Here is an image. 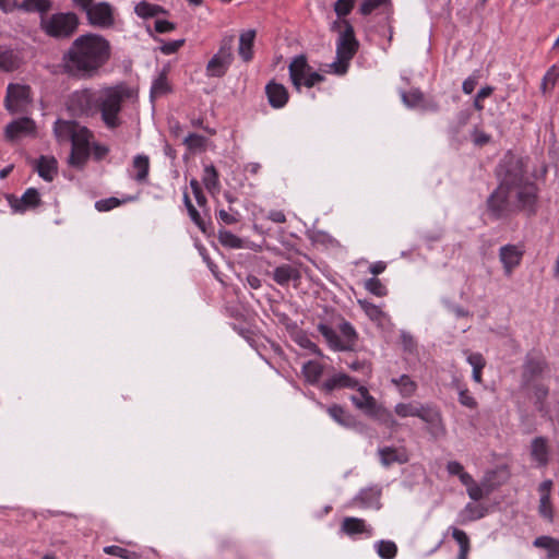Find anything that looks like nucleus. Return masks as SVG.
I'll use <instances>...</instances> for the list:
<instances>
[{"instance_id":"1","label":"nucleus","mask_w":559,"mask_h":559,"mask_svg":"<svg viewBox=\"0 0 559 559\" xmlns=\"http://www.w3.org/2000/svg\"><path fill=\"white\" fill-rule=\"evenodd\" d=\"M111 50V44L104 35L92 32L82 34L63 52L60 69L71 79H94L109 62Z\"/></svg>"},{"instance_id":"2","label":"nucleus","mask_w":559,"mask_h":559,"mask_svg":"<svg viewBox=\"0 0 559 559\" xmlns=\"http://www.w3.org/2000/svg\"><path fill=\"white\" fill-rule=\"evenodd\" d=\"M53 134L58 143H71L69 165L83 168L91 154L93 132L76 121L58 119L53 124Z\"/></svg>"},{"instance_id":"3","label":"nucleus","mask_w":559,"mask_h":559,"mask_svg":"<svg viewBox=\"0 0 559 559\" xmlns=\"http://www.w3.org/2000/svg\"><path fill=\"white\" fill-rule=\"evenodd\" d=\"M126 96V90L119 85L104 87L97 92V111L100 112L102 120L108 129H116L121 124L119 114Z\"/></svg>"},{"instance_id":"4","label":"nucleus","mask_w":559,"mask_h":559,"mask_svg":"<svg viewBox=\"0 0 559 559\" xmlns=\"http://www.w3.org/2000/svg\"><path fill=\"white\" fill-rule=\"evenodd\" d=\"M394 413L401 418L417 417L428 424L436 436L445 433L442 415L437 407L419 402H400L394 406Z\"/></svg>"},{"instance_id":"5","label":"nucleus","mask_w":559,"mask_h":559,"mask_svg":"<svg viewBox=\"0 0 559 559\" xmlns=\"http://www.w3.org/2000/svg\"><path fill=\"white\" fill-rule=\"evenodd\" d=\"M80 19L74 12H58L43 15L39 21L40 29L49 37L66 39L71 37L79 28Z\"/></svg>"},{"instance_id":"6","label":"nucleus","mask_w":559,"mask_h":559,"mask_svg":"<svg viewBox=\"0 0 559 559\" xmlns=\"http://www.w3.org/2000/svg\"><path fill=\"white\" fill-rule=\"evenodd\" d=\"M345 29L340 34L336 43L335 61L329 63V72L343 75L347 72L348 66L358 49V41L355 38L353 26L344 21Z\"/></svg>"},{"instance_id":"7","label":"nucleus","mask_w":559,"mask_h":559,"mask_svg":"<svg viewBox=\"0 0 559 559\" xmlns=\"http://www.w3.org/2000/svg\"><path fill=\"white\" fill-rule=\"evenodd\" d=\"M235 36L225 34L219 40V47L209 60L205 71L209 78L224 76L234 61Z\"/></svg>"},{"instance_id":"8","label":"nucleus","mask_w":559,"mask_h":559,"mask_svg":"<svg viewBox=\"0 0 559 559\" xmlns=\"http://www.w3.org/2000/svg\"><path fill=\"white\" fill-rule=\"evenodd\" d=\"M288 71L290 82L298 92L301 86L310 88L324 80L322 74L312 70L304 55L295 56L292 59Z\"/></svg>"},{"instance_id":"9","label":"nucleus","mask_w":559,"mask_h":559,"mask_svg":"<svg viewBox=\"0 0 559 559\" xmlns=\"http://www.w3.org/2000/svg\"><path fill=\"white\" fill-rule=\"evenodd\" d=\"M318 331L334 350H350L357 340V333L349 322H343L338 332L326 324L320 323Z\"/></svg>"},{"instance_id":"10","label":"nucleus","mask_w":559,"mask_h":559,"mask_svg":"<svg viewBox=\"0 0 559 559\" xmlns=\"http://www.w3.org/2000/svg\"><path fill=\"white\" fill-rule=\"evenodd\" d=\"M511 192L515 194V212H526L534 215L537 210L538 188L534 182L519 181L512 182Z\"/></svg>"},{"instance_id":"11","label":"nucleus","mask_w":559,"mask_h":559,"mask_svg":"<svg viewBox=\"0 0 559 559\" xmlns=\"http://www.w3.org/2000/svg\"><path fill=\"white\" fill-rule=\"evenodd\" d=\"M511 186L503 181L489 195L487 200L488 211L495 218H503L515 213L514 203L510 201Z\"/></svg>"},{"instance_id":"12","label":"nucleus","mask_w":559,"mask_h":559,"mask_svg":"<svg viewBox=\"0 0 559 559\" xmlns=\"http://www.w3.org/2000/svg\"><path fill=\"white\" fill-rule=\"evenodd\" d=\"M97 93L91 88L73 92L68 99V109L73 115L94 116L97 112Z\"/></svg>"},{"instance_id":"13","label":"nucleus","mask_w":559,"mask_h":559,"mask_svg":"<svg viewBox=\"0 0 559 559\" xmlns=\"http://www.w3.org/2000/svg\"><path fill=\"white\" fill-rule=\"evenodd\" d=\"M32 103L31 88L23 84H9L4 106L11 114L23 112Z\"/></svg>"},{"instance_id":"14","label":"nucleus","mask_w":559,"mask_h":559,"mask_svg":"<svg viewBox=\"0 0 559 559\" xmlns=\"http://www.w3.org/2000/svg\"><path fill=\"white\" fill-rule=\"evenodd\" d=\"M87 23L98 28H110L115 25V9L107 1L94 2L85 13Z\"/></svg>"},{"instance_id":"15","label":"nucleus","mask_w":559,"mask_h":559,"mask_svg":"<svg viewBox=\"0 0 559 559\" xmlns=\"http://www.w3.org/2000/svg\"><path fill=\"white\" fill-rule=\"evenodd\" d=\"M36 134V123L33 119L23 117L11 121L4 129V136L8 141L14 142L24 136Z\"/></svg>"},{"instance_id":"16","label":"nucleus","mask_w":559,"mask_h":559,"mask_svg":"<svg viewBox=\"0 0 559 559\" xmlns=\"http://www.w3.org/2000/svg\"><path fill=\"white\" fill-rule=\"evenodd\" d=\"M355 389L357 390V394L350 396L352 403L357 409L372 418L381 405L378 404L377 400L369 393L365 385L358 384Z\"/></svg>"},{"instance_id":"17","label":"nucleus","mask_w":559,"mask_h":559,"mask_svg":"<svg viewBox=\"0 0 559 559\" xmlns=\"http://www.w3.org/2000/svg\"><path fill=\"white\" fill-rule=\"evenodd\" d=\"M41 204V198L37 189L28 188L20 198L10 200V206L15 213L33 211Z\"/></svg>"},{"instance_id":"18","label":"nucleus","mask_w":559,"mask_h":559,"mask_svg":"<svg viewBox=\"0 0 559 559\" xmlns=\"http://www.w3.org/2000/svg\"><path fill=\"white\" fill-rule=\"evenodd\" d=\"M522 258L523 251L515 245H506L499 250V259L507 276H510L513 270L520 265Z\"/></svg>"},{"instance_id":"19","label":"nucleus","mask_w":559,"mask_h":559,"mask_svg":"<svg viewBox=\"0 0 559 559\" xmlns=\"http://www.w3.org/2000/svg\"><path fill=\"white\" fill-rule=\"evenodd\" d=\"M552 480L546 479L538 486L539 493V504H538V513L539 515L547 520L548 522H552L554 520V507L550 501V493L552 489Z\"/></svg>"},{"instance_id":"20","label":"nucleus","mask_w":559,"mask_h":559,"mask_svg":"<svg viewBox=\"0 0 559 559\" xmlns=\"http://www.w3.org/2000/svg\"><path fill=\"white\" fill-rule=\"evenodd\" d=\"M272 277L276 284L282 287H286L292 282L296 286L301 278V274L296 266L290 264H281L274 269Z\"/></svg>"},{"instance_id":"21","label":"nucleus","mask_w":559,"mask_h":559,"mask_svg":"<svg viewBox=\"0 0 559 559\" xmlns=\"http://www.w3.org/2000/svg\"><path fill=\"white\" fill-rule=\"evenodd\" d=\"M265 94L267 96L269 104L275 109L283 108L289 98L287 88L283 84L274 81L266 84Z\"/></svg>"},{"instance_id":"22","label":"nucleus","mask_w":559,"mask_h":559,"mask_svg":"<svg viewBox=\"0 0 559 559\" xmlns=\"http://www.w3.org/2000/svg\"><path fill=\"white\" fill-rule=\"evenodd\" d=\"M381 488L377 486L368 487L361 489L358 495L354 498V502L358 503L361 508L365 509H376L379 510L381 508Z\"/></svg>"},{"instance_id":"23","label":"nucleus","mask_w":559,"mask_h":559,"mask_svg":"<svg viewBox=\"0 0 559 559\" xmlns=\"http://www.w3.org/2000/svg\"><path fill=\"white\" fill-rule=\"evenodd\" d=\"M255 36L257 32L252 28L246 29L239 35L238 55L240 59L246 63L253 59Z\"/></svg>"},{"instance_id":"24","label":"nucleus","mask_w":559,"mask_h":559,"mask_svg":"<svg viewBox=\"0 0 559 559\" xmlns=\"http://www.w3.org/2000/svg\"><path fill=\"white\" fill-rule=\"evenodd\" d=\"M378 454L384 467L394 463L404 464L408 462V454L404 448L384 447L378 450Z\"/></svg>"},{"instance_id":"25","label":"nucleus","mask_w":559,"mask_h":559,"mask_svg":"<svg viewBox=\"0 0 559 559\" xmlns=\"http://www.w3.org/2000/svg\"><path fill=\"white\" fill-rule=\"evenodd\" d=\"M531 457L540 467L549 462L548 441L544 437H536L531 442Z\"/></svg>"},{"instance_id":"26","label":"nucleus","mask_w":559,"mask_h":559,"mask_svg":"<svg viewBox=\"0 0 559 559\" xmlns=\"http://www.w3.org/2000/svg\"><path fill=\"white\" fill-rule=\"evenodd\" d=\"M357 385H358V381L355 378L349 377L346 373L340 372V373H335V374L331 376L330 378H328L322 383V389L325 392L330 393L337 389H344V388L355 389Z\"/></svg>"},{"instance_id":"27","label":"nucleus","mask_w":559,"mask_h":559,"mask_svg":"<svg viewBox=\"0 0 559 559\" xmlns=\"http://www.w3.org/2000/svg\"><path fill=\"white\" fill-rule=\"evenodd\" d=\"M391 383L396 388L399 394L403 399H411L415 396L418 390L417 382L408 374H401L400 377L392 378Z\"/></svg>"},{"instance_id":"28","label":"nucleus","mask_w":559,"mask_h":559,"mask_svg":"<svg viewBox=\"0 0 559 559\" xmlns=\"http://www.w3.org/2000/svg\"><path fill=\"white\" fill-rule=\"evenodd\" d=\"M342 530L349 536L362 533L368 537L372 536V528L366 524L365 520L358 518H345L342 523Z\"/></svg>"},{"instance_id":"29","label":"nucleus","mask_w":559,"mask_h":559,"mask_svg":"<svg viewBox=\"0 0 559 559\" xmlns=\"http://www.w3.org/2000/svg\"><path fill=\"white\" fill-rule=\"evenodd\" d=\"M52 8L51 0H23L17 3L19 11H23L26 13H39L40 17L43 15H47L48 11Z\"/></svg>"},{"instance_id":"30","label":"nucleus","mask_w":559,"mask_h":559,"mask_svg":"<svg viewBox=\"0 0 559 559\" xmlns=\"http://www.w3.org/2000/svg\"><path fill=\"white\" fill-rule=\"evenodd\" d=\"M132 178L140 182L144 183L147 181L148 173H150V158L146 155H136L132 162Z\"/></svg>"},{"instance_id":"31","label":"nucleus","mask_w":559,"mask_h":559,"mask_svg":"<svg viewBox=\"0 0 559 559\" xmlns=\"http://www.w3.org/2000/svg\"><path fill=\"white\" fill-rule=\"evenodd\" d=\"M37 173L46 181H52L57 175V160L53 157L41 156L37 162Z\"/></svg>"},{"instance_id":"32","label":"nucleus","mask_w":559,"mask_h":559,"mask_svg":"<svg viewBox=\"0 0 559 559\" xmlns=\"http://www.w3.org/2000/svg\"><path fill=\"white\" fill-rule=\"evenodd\" d=\"M326 412L333 418V420H335L341 426L353 427L355 425L354 416L344 409L341 405H331L326 408Z\"/></svg>"},{"instance_id":"33","label":"nucleus","mask_w":559,"mask_h":559,"mask_svg":"<svg viewBox=\"0 0 559 559\" xmlns=\"http://www.w3.org/2000/svg\"><path fill=\"white\" fill-rule=\"evenodd\" d=\"M533 545L538 548L547 550L548 559H556L559 557V539L550 536H539L535 538Z\"/></svg>"},{"instance_id":"34","label":"nucleus","mask_w":559,"mask_h":559,"mask_svg":"<svg viewBox=\"0 0 559 559\" xmlns=\"http://www.w3.org/2000/svg\"><path fill=\"white\" fill-rule=\"evenodd\" d=\"M358 305L371 321L381 323L384 319L388 318L380 306H377L366 299H358Z\"/></svg>"},{"instance_id":"35","label":"nucleus","mask_w":559,"mask_h":559,"mask_svg":"<svg viewBox=\"0 0 559 559\" xmlns=\"http://www.w3.org/2000/svg\"><path fill=\"white\" fill-rule=\"evenodd\" d=\"M323 373V366L316 360H310L302 366V374L306 381L310 384H314L319 381Z\"/></svg>"},{"instance_id":"36","label":"nucleus","mask_w":559,"mask_h":559,"mask_svg":"<svg viewBox=\"0 0 559 559\" xmlns=\"http://www.w3.org/2000/svg\"><path fill=\"white\" fill-rule=\"evenodd\" d=\"M485 515V509L480 506L467 503L459 514V522L465 524L471 521L481 519Z\"/></svg>"},{"instance_id":"37","label":"nucleus","mask_w":559,"mask_h":559,"mask_svg":"<svg viewBox=\"0 0 559 559\" xmlns=\"http://www.w3.org/2000/svg\"><path fill=\"white\" fill-rule=\"evenodd\" d=\"M202 181H203L205 188L211 193L218 192V190H219L218 174L213 165L205 166Z\"/></svg>"},{"instance_id":"38","label":"nucleus","mask_w":559,"mask_h":559,"mask_svg":"<svg viewBox=\"0 0 559 559\" xmlns=\"http://www.w3.org/2000/svg\"><path fill=\"white\" fill-rule=\"evenodd\" d=\"M134 12L136 13L138 16H140L142 19H148V17L157 16L159 13L164 12V10L162 7H159L157 4L142 1L135 5Z\"/></svg>"},{"instance_id":"39","label":"nucleus","mask_w":559,"mask_h":559,"mask_svg":"<svg viewBox=\"0 0 559 559\" xmlns=\"http://www.w3.org/2000/svg\"><path fill=\"white\" fill-rule=\"evenodd\" d=\"M169 92H170V85L168 83L166 73L163 71L154 80V82L151 86V96L159 97V96L166 95Z\"/></svg>"},{"instance_id":"40","label":"nucleus","mask_w":559,"mask_h":559,"mask_svg":"<svg viewBox=\"0 0 559 559\" xmlns=\"http://www.w3.org/2000/svg\"><path fill=\"white\" fill-rule=\"evenodd\" d=\"M218 240L222 246L230 249L243 248V240L229 230H219Z\"/></svg>"},{"instance_id":"41","label":"nucleus","mask_w":559,"mask_h":559,"mask_svg":"<svg viewBox=\"0 0 559 559\" xmlns=\"http://www.w3.org/2000/svg\"><path fill=\"white\" fill-rule=\"evenodd\" d=\"M374 548L382 559H393L397 554V547L392 540H379L374 544Z\"/></svg>"},{"instance_id":"42","label":"nucleus","mask_w":559,"mask_h":559,"mask_svg":"<svg viewBox=\"0 0 559 559\" xmlns=\"http://www.w3.org/2000/svg\"><path fill=\"white\" fill-rule=\"evenodd\" d=\"M134 200H135L134 197H128V198H126L123 200H120V199L115 198V197H110V198H107V199H102V200L96 201L95 209L98 212H107V211H110V210H114V209L118 207L122 203L134 201Z\"/></svg>"},{"instance_id":"43","label":"nucleus","mask_w":559,"mask_h":559,"mask_svg":"<svg viewBox=\"0 0 559 559\" xmlns=\"http://www.w3.org/2000/svg\"><path fill=\"white\" fill-rule=\"evenodd\" d=\"M104 552L110 556H115L121 559H139L140 555L135 551L129 550L127 548L117 546V545H110L104 547Z\"/></svg>"},{"instance_id":"44","label":"nucleus","mask_w":559,"mask_h":559,"mask_svg":"<svg viewBox=\"0 0 559 559\" xmlns=\"http://www.w3.org/2000/svg\"><path fill=\"white\" fill-rule=\"evenodd\" d=\"M559 78V64L551 66L547 72L545 73L543 81H542V90L543 92H547L548 90H551L557 80Z\"/></svg>"},{"instance_id":"45","label":"nucleus","mask_w":559,"mask_h":559,"mask_svg":"<svg viewBox=\"0 0 559 559\" xmlns=\"http://www.w3.org/2000/svg\"><path fill=\"white\" fill-rule=\"evenodd\" d=\"M365 288L370 294L377 297H384L388 295L385 285L377 277H371L365 282Z\"/></svg>"},{"instance_id":"46","label":"nucleus","mask_w":559,"mask_h":559,"mask_svg":"<svg viewBox=\"0 0 559 559\" xmlns=\"http://www.w3.org/2000/svg\"><path fill=\"white\" fill-rule=\"evenodd\" d=\"M372 418L385 425L390 429H393L399 425L392 413L382 405Z\"/></svg>"},{"instance_id":"47","label":"nucleus","mask_w":559,"mask_h":559,"mask_svg":"<svg viewBox=\"0 0 559 559\" xmlns=\"http://www.w3.org/2000/svg\"><path fill=\"white\" fill-rule=\"evenodd\" d=\"M447 471L450 475L457 476L462 484H467L471 481V475L464 471L463 465L457 461L448 462Z\"/></svg>"},{"instance_id":"48","label":"nucleus","mask_w":559,"mask_h":559,"mask_svg":"<svg viewBox=\"0 0 559 559\" xmlns=\"http://www.w3.org/2000/svg\"><path fill=\"white\" fill-rule=\"evenodd\" d=\"M402 100L409 108H420L424 102V95L418 90H412L408 93L402 94Z\"/></svg>"},{"instance_id":"49","label":"nucleus","mask_w":559,"mask_h":559,"mask_svg":"<svg viewBox=\"0 0 559 559\" xmlns=\"http://www.w3.org/2000/svg\"><path fill=\"white\" fill-rule=\"evenodd\" d=\"M16 57L13 51L0 50V68L5 71H11L16 67Z\"/></svg>"},{"instance_id":"50","label":"nucleus","mask_w":559,"mask_h":559,"mask_svg":"<svg viewBox=\"0 0 559 559\" xmlns=\"http://www.w3.org/2000/svg\"><path fill=\"white\" fill-rule=\"evenodd\" d=\"M463 485L466 487L468 497L474 501H478V500L483 499L486 495V491L484 490V488L480 485L476 484L472 476H471V481H468L467 484H463Z\"/></svg>"},{"instance_id":"51","label":"nucleus","mask_w":559,"mask_h":559,"mask_svg":"<svg viewBox=\"0 0 559 559\" xmlns=\"http://www.w3.org/2000/svg\"><path fill=\"white\" fill-rule=\"evenodd\" d=\"M355 4V0H336L334 11L338 17H344L350 13Z\"/></svg>"},{"instance_id":"52","label":"nucleus","mask_w":559,"mask_h":559,"mask_svg":"<svg viewBox=\"0 0 559 559\" xmlns=\"http://www.w3.org/2000/svg\"><path fill=\"white\" fill-rule=\"evenodd\" d=\"M389 0H364L360 4L359 12L362 15L371 14L376 9L386 4Z\"/></svg>"},{"instance_id":"53","label":"nucleus","mask_w":559,"mask_h":559,"mask_svg":"<svg viewBox=\"0 0 559 559\" xmlns=\"http://www.w3.org/2000/svg\"><path fill=\"white\" fill-rule=\"evenodd\" d=\"M185 144L191 150H201L205 145V138L197 133H189L185 138Z\"/></svg>"},{"instance_id":"54","label":"nucleus","mask_w":559,"mask_h":559,"mask_svg":"<svg viewBox=\"0 0 559 559\" xmlns=\"http://www.w3.org/2000/svg\"><path fill=\"white\" fill-rule=\"evenodd\" d=\"M452 537L459 544L460 550L471 549L469 538L464 531L452 527Z\"/></svg>"},{"instance_id":"55","label":"nucleus","mask_w":559,"mask_h":559,"mask_svg":"<svg viewBox=\"0 0 559 559\" xmlns=\"http://www.w3.org/2000/svg\"><path fill=\"white\" fill-rule=\"evenodd\" d=\"M459 402L469 409H475L477 407L476 400L471 394V392L465 388L461 389L459 392Z\"/></svg>"},{"instance_id":"56","label":"nucleus","mask_w":559,"mask_h":559,"mask_svg":"<svg viewBox=\"0 0 559 559\" xmlns=\"http://www.w3.org/2000/svg\"><path fill=\"white\" fill-rule=\"evenodd\" d=\"M185 44V39H176L166 41L160 46V51L164 55H173L176 51H178L179 48H181Z\"/></svg>"},{"instance_id":"57","label":"nucleus","mask_w":559,"mask_h":559,"mask_svg":"<svg viewBox=\"0 0 559 559\" xmlns=\"http://www.w3.org/2000/svg\"><path fill=\"white\" fill-rule=\"evenodd\" d=\"M91 151L93 152L94 158L97 160L103 159L109 153L108 146L96 142L92 143Z\"/></svg>"},{"instance_id":"58","label":"nucleus","mask_w":559,"mask_h":559,"mask_svg":"<svg viewBox=\"0 0 559 559\" xmlns=\"http://www.w3.org/2000/svg\"><path fill=\"white\" fill-rule=\"evenodd\" d=\"M467 362L473 369H483L485 367V359L479 353H471L467 356Z\"/></svg>"},{"instance_id":"59","label":"nucleus","mask_w":559,"mask_h":559,"mask_svg":"<svg viewBox=\"0 0 559 559\" xmlns=\"http://www.w3.org/2000/svg\"><path fill=\"white\" fill-rule=\"evenodd\" d=\"M348 367L354 371H359L365 376H369L371 373V366L366 361L355 360L348 365Z\"/></svg>"},{"instance_id":"60","label":"nucleus","mask_w":559,"mask_h":559,"mask_svg":"<svg viewBox=\"0 0 559 559\" xmlns=\"http://www.w3.org/2000/svg\"><path fill=\"white\" fill-rule=\"evenodd\" d=\"M477 83H478V75L477 74L469 75L467 79L464 80V82L462 84L463 92L465 94L473 93Z\"/></svg>"},{"instance_id":"61","label":"nucleus","mask_w":559,"mask_h":559,"mask_svg":"<svg viewBox=\"0 0 559 559\" xmlns=\"http://www.w3.org/2000/svg\"><path fill=\"white\" fill-rule=\"evenodd\" d=\"M154 27L157 33H168L175 29L174 23L166 20H156Z\"/></svg>"},{"instance_id":"62","label":"nucleus","mask_w":559,"mask_h":559,"mask_svg":"<svg viewBox=\"0 0 559 559\" xmlns=\"http://www.w3.org/2000/svg\"><path fill=\"white\" fill-rule=\"evenodd\" d=\"M17 0H0V10L3 13H12L17 9Z\"/></svg>"},{"instance_id":"63","label":"nucleus","mask_w":559,"mask_h":559,"mask_svg":"<svg viewBox=\"0 0 559 559\" xmlns=\"http://www.w3.org/2000/svg\"><path fill=\"white\" fill-rule=\"evenodd\" d=\"M218 218H219L223 223H225V224H227V225H231V224H235V223H237V222H238V217H237V215H235V214H230V213H228V212H227V211H225V210H219V211H218Z\"/></svg>"},{"instance_id":"64","label":"nucleus","mask_w":559,"mask_h":559,"mask_svg":"<svg viewBox=\"0 0 559 559\" xmlns=\"http://www.w3.org/2000/svg\"><path fill=\"white\" fill-rule=\"evenodd\" d=\"M71 2L75 9L86 13L91 5L94 3V0H71Z\"/></svg>"}]
</instances>
